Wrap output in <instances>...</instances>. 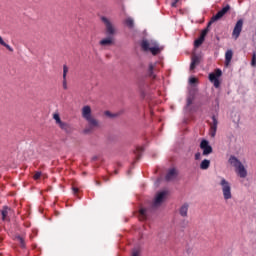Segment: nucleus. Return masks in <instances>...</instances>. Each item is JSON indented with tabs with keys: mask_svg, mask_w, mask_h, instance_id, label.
<instances>
[{
	"mask_svg": "<svg viewBox=\"0 0 256 256\" xmlns=\"http://www.w3.org/2000/svg\"><path fill=\"white\" fill-rule=\"evenodd\" d=\"M101 21L105 25L106 38L102 39L99 42V45H101V47H111L115 45V35H117V30L115 29V26H113V23H111L107 17L102 16Z\"/></svg>",
	"mask_w": 256,
	"mask_h": 256,
	"instance_id": "obj_1",
	"label": "nucleus"
},
{
	"mask_svg": "<svg viewBox=\"0 0 256 256\" xmlns=\"http://www.w3.org/2000/svg\"><path fill=\"white\" fill-rule=\"evenodd\" d=\"M82 117L85 119L90 128L84 129V133H91V129H95V127H99V121L91 116V106H84L82 108Z\"/></svg>",
	"mask_w": 256,
	"mask_h": 256,
	"instance_id": "obj_2",
	"label": "nucleus"
},
{
	"mask_svg": "<svg viewBox=\"0 0 256 256\" xmlns=\"http://www.w3.org/2000/svg\"><path fill=\"white\" fill-rule=\"evenodd\" d=\"M140 46L143 51H150L152 55H159L161 53L159 44H157V42H154L153 40L149 41L147 39H143Z\"/></svg>",
	"mask_w": 256,
	"mask_h": 256,
	"instance_id": "obj_3",
	"label": "nucleus"
},
{
	"mask_svg": "<svg viewBox=\"0 0 256 256\" xmlns=\"http://www.w3.org/2000/svg\"><path fill=\"white\" fill-rule=\"evenodd\" d=\"M228 161L230 165H233V167H235L236 173H238L241 179H245V177H247V169H245V166L243 165V163L240 162L239 159H237V157L230 156Z\"/></svg>",
	"mask_w": 256,
	"mask_h": 256,
	"instance_id": "obj_4",
	"label": "nucleus"
},
{
	"mask_svg": "<svg viewBox=\"0 0 256 256\" xmlns=\"http://www.w3.org/2000/svg\"><path fill=\"white\" fill-rule=\"evenodd\" d=\"M229 11H231V6L227 4L220 11H218L216 15L211 17V20L208 22V27H211V25H213V23H215L216 21L223 19V17H225V15L229 13Z\"/></svg>",
	"mask_w": 256,
	"mask_h": 256,
	"instance_id": "obj_5",
	"label": "nucleus"
},
{
	"mask_svg": "<svg viewBox=\"0 0 256 256\" xmlns=\"http://www.w3.org/2000/svg\"><path fill=\"white\" fill-rule=\"evenodd\" d=\"M222 187L223 197L226 201H229L233 197L231 194V184L225 178H222L220 181Z\"/></svg>",
	"mask_w": 256,
	"mask_h": 256,
	"instance_id": "obj_6",
	"label": "nucleus"
},
{
	"mask_svg": "<svg viewBox=\"0 0 256 256\" xmlns=\"http://www.w3.org/2000/svg\"><path fill=\"white\" fill-rule=\"evenodd\" d=\"M221 75H223V71H221V69L219 68L209 74V81L213 83L216 89H219V87L221 86V82L219 81Z\"/></svg>",
	"mask_w": 256,
	"mask_h": 256,
	"instance_id": "obj_7",
	"label": "nucleus"
},
{
	"mask_svg": "<svg viewBox=\"0 0 256 256\" xmlns=\"http://www.w3.org/2000/svg\"><path fill=\"white\" fill-rule=\"evenodd\" d=\"M200 149H202V155H204V157H207V155H211V153H213V147L209 145V141L206 139L201 141Z\"/></svg>",
	"mask_w": 256,
	"mask_h": 256,
	"instance_id": "obj_8",
	"label": "nucleus"
},
{
	"mask_svg": "<svg viewBox=\"0 0 256 256\" xmlns=\"http://www.w3.org/2000/svg\"><path fill=\"white\" fill-rule=\"evenodd\" d=\"M165 195H167V192L165 191L159 192L156 195L154 202L151 205V209H157L161 207V203H163V199H165Z\"/></svg>",
	"mask_w": 256,
	"mask_h": 256,
	"instance_id": "obj_9",
	"label": "nucleus"
},
{
	"mask_svg": "<svg viewBox=\"0 0 256 256\" xmlns=\"http://www.w3.org/2000/svg\"><path fill=\"white\" fill-rule=\"evenodd\" d=\"M241 31H243V19L238 20L235 24V27L232 32V35L235 37V39H239Z\"/></svg>",
	"mask_w": 256,
	"mask_h": 256,
	"instance_id": "obj_10",
	"label": "nucleus"
},
{
	"mask_svg": "<svg viewBox=\"0 0 256 256\" xmlns=\"http://www.w3.org/2000/svg\"><path fill=\"white\" fill-rule=\"evenodd\" d=\"M217 125H219V120L215 115L212 116V123L210 124V136L215 137L217 135Z\"/></svg>",
	"mask_w": 256,
	"mask_h": 256,
	"instance_id": "obj_11",
	"label": "nucleus"
},
{
	"mask_svg": "<svg viewBox=\"0 0 256 256\" xmlns=\"http://www.w3.org/2000/svg\"><path fill=\"white\" fill-rule=\"evenodd\" d=\"M58 127H60V129L62 131H65L67 135H71V133H73V131H75L73 126H71V124H69L67 122H62Z\"/></svg>",
	"mask_w": 256,
	"mask_h": 256,
	"instance_id": "obj_12",
	"label": "nucleus"
},
{
	"mask_svg": "<svg viewBox=\"0 0 256 256\" xmlns=\"http://www.w3.org/2000/svg\"><path fill=\"white\" fill-rule=\"evenodd\" d=\"M174 179H177V170L175 168H172L167 172L165 180L174 181Z\"/></svg>",
	"mask_w": 256,
	"mask_h": 256,
	"instance_id": "obj_13",
	"label": "nucleus"
},
{
	"mask_svg": "<svg viewBox=\"0 0 256 256\" xmlns=\"http://www.w3.org/2000/svg\"><path fill=\"white\" fill-rule=\"evenodd\" d=\"M149 209L146 208H140L139 210V219L140 221H145L148 217Z\"/></svg>",
	"mask_w": 256,
	"mask_h": 256,
	"instance_id": "obj_14",
	"label": "nucleus"
},
{
	"mask_svg": "<svg viewBox=\"0 0 256 256\" xmlns=\"http://www.w3.org/2000/svg\"><path fill=\"white\" fill-rule=\"evenodd\" d=\"M189 211V204L188 203H184L179 210V214L181 215V217H187V213Z\"/></svg>",
	"mask_w": 256,
	"mask_h": 256,
	"instance_id": "obj_15",
	"label": "nucleus"
},
{
	"mask_svg": "<svg viewBox=\"0 0 256 256\" xmlns=\"http://www.w3.org/2000/svg\"><path fill=\"white\" fill-rule=\"evenodd\" d=\"M67 73H69V68L67 65L63 66V89H67Z\"/></svg>",
	"mask_w": 256,
	"mask_h": 256,
	"instance_id": "obj_16",
	"label": "nucleus"
},
{
	"mask_svg": "<svg viewBox=\"0 0 256 256\" xmlns=\"http://www.w3.org/2000/svg\"><path fill=\"white\" fill-rule=\"evenodd\" d=\"M147 84L145 83H140L139 84V91H140V95L141 97L144 99L145 95H147Z\"/></svg>",
	"mask_w": 256,
	"mask_h": 256,
	"instance_id": "obj_17",
	"label": "nucleus"
},
{
	"mask_svg": "<svg viewBox=\"0 0 256 256\" xmlns=\"http://www.w3.org/2000/svg\"><path fill=\"white\" fill-rule=\"evenodd\" d=\"M199 56H193L190 64V71H193L197 65H199Z\"/></svg>",
	"mask_w": 256,
	"mask_h": 256,
	"instance_id": "obj_18",
	"label": "nucleus"
},
{
	"mask_svg": "<svg viewBox=\"0 0 256 256\" xmlns=\"http://www.w3.org/2000/svg\"><path fill=\"white\" fill-rule=\"evenodd\" d=\"M209 167H211V161L204 159L201 163H200V169H202V171L207 170Z\"/></svg>",
	"mask_w": 256,
	"mask_h": 256,
	"instance_id": "obj_19",
	"label": "nucleus"
},
{
	"mask_svg": "<svg viewBox=\"0 0 256 256\" xmlns=\"http://www.w3.org/2000/svg\"><path fill=\"white\" fill-rule=\"evenodd\" d=\"M231 59H233V50H228L225 53V63L229 65L231 63Z\"/></svg>",
	"mask_w": 256,
	"mask_h": 256,
	"instance_id": "obj_20",
	"label": "nucleus"
},
{
	"mask_svg": "<svg viewBox=\"0 0 256 256\" xmlns=\"http://www.w3.org/2000/svg\"><path fill=\"white\" fill-rule=\"evenodd\" d=\"M9 211H11V208H9L8 206L3 207L1 211L2 221H5L7 219V216L9 215Z\"/></svg>",
	"mask_w": 256,
	"mask_h": 256,
	"instance_id": "obj_21",
	"label": "nucleus"
},
{
	"mask_svg": "<svg viewBox=\"0 0 256 256\" xmlns=\"http://www.w3.org/2000/svg\"><path fill=\"white\" fill-rule=\"evenodd\" d=\"M193 101H195V97L194 96H188L186 107H185V109L187 111H191V109L189 107H191V105H193Z\"/></svg>",
	"mask_w": 256,
	"mask_h": 256,
	"instance_id": "obj_22",
	"label": "nucleus"
},
{
	"mask_svg": "<svg viewBox=\"0 0 256 256\" xmlns=\"http://www.w3.org/2000/svg\"><path fill=\"white\" fill-rule=\"evenodd\" d=\"M204 42H205V39L199 36V38L194 41L195 49H199V47L202 46Z\"/></svg>",
	"mask_w": 256,
	"mask_h": 256,
	"instance_id": "obj_23",
	"label": "nucleus"
},
{
	"mask_svg": "<svg viewBox=\"0 0 256 256\" xmlns=\"http://www.w3.org/2000/svg\"><path fill=\"white\" fill-rule=\"evenodd\" d=\"M143 151H145V148L143 147H137L135 150V155H136V161H139V159H141V153H143Z\"/></svg>",
	"mask_w": 256,
	"mask_h": 256,
	"instance_id": "obj_24",
	"label": "nucleus"
},
{
	"mask_svg": "<svg viewBox=\"0 0 256 256\" xmlns=\"http://www.w3.org/2000/svg\"><path fill=\"white\" fill-rule=\"evenodd\" d=\"M15 239L20 243L21 249H25V247H27V245L25 244V239H23V237H21L20 235H17L15 236Z\"/></svg>",
	"mask_w": 256,
	"mask_h": 256,
	"instance_id": "obj_25",
	"label": "nucleus"
},
{
	"mask_svg": "<svg viewBox=\"0 0 256 256\" xmlns=\"http://www.w3.org/2000/svg\"><path fill=\"white\" fill-rule=\"evenodd\" d=\"M154 69H155V65L153 63H150L148 66V75L153 79H155V74L153 73Z\"/></svg>",
	"mask_w": 256,
	"mask_h": 256,
	"instance_id": "obj_26",
	"label": "nucleus"
},
{
	"mask_svg": "<svg viewBox=\"0 0 256 256\" xmlns=\"http://www.w3.org/2000/svg\"><path fill=\"white\" fill-rule=\"evenodd\" d=\"M125 25H127L129 29H133V27H135V22L133 21V18H127L125 20Z\"/></svg>",
	"mask_w": 256,
	"mask_h": 256,
	"instance_id": "obj_27",
	"label": "nucleus"
},
{
	"mask_svg": "<svg viewBox=\"0 0 256 256\" xmlns=\"http://www.w3.org/2000/svg\"><path fill=\"white\" fill-rule=\"evenodd\" d=\"M209 27L211 26H209L208 24L207 27L201 31L200 37L204 40H205V37H207V34L209 33Z\"/></svg>",
	"mask_w": 256,
	"mask_h": 256,
	"instance_id": "obj_28",
	"label": "nucleus"
},
{
	"mask_svg": "<svg viewBox=\"0 0 256 256\" xmlns=\"http://www.w3.org/2000/svg\"><path fill=\"white\" fill-rule=\"evenodd\" d=\"M104 115H106V117H109L110 119H114V117H119V114H113L109 110L105 111Z\"/></svg>",
	"mask_w": 256,
	"mask_h": 256,
	"instance_id": "obj_29",
	"label": "nucleus"
},
{
	"mask_svg": "<svg viewBox=\"0 0 256 256\" xmlns=\"http://www.w3.org/2000/svg\"><path fill=\"white\" fill-rule=\"evenodd\" d=\"M53 119L56 121V125H60L61 123H63V121L61 120V116H59V114H54L53 115Z\"/></svg>",
	"mask_w": 256,
	"mask_h": 256,
	"instance_id": "obj_30",
	"label": "nucleus"
},
{
	"mask_svg": "<svg viewBox=\"0 0 256 256\" xmlns=\"http://www.w3.org/2000/svg\"><path fill=\"white\" fill-rule=\"evenodd\" d=\"M251 66L256 67V53L255 52L252 55Z\"/></svg>",
	"mask_w": 256,
	"mask_h": 256,
	"instance_id": "obj_31",
	"label": "nucleus"
},
{
	"mask_svg": "<svg viewBox=\"0 0 256 256\" xmlns=\"http://www.w3.org/2000/svg\"><path fill=\"white\" fill-rule=\"evenodd\" d=\"M141 255V252L139 251V249H134L132 251V256H140Z\"/></svg>",
	"mask_w": 256,
	"mask_h": 256,
	"instance_id": "obj_32",
	"label": "nucleus"
},
{
	"mask_svg": "<svg viewBox=\"0 0 256 256\" xmlns=\"http://www.w3.org/2000/svg\"><path fill=\"white\" fill-rule=\"evenodd\" d=\"M189 83H190V85H195V83H197V78H195V77L190 78Z\"/></svg>",
	"mask_w": 256,
	"mask_h": 256,
	"instance_id": "obj_33",
	"label": "nucleus"
},
{
	"mask_svg": "<svg viewBox=\"0 0 256 256\" xmlns=\"http://www.w3.org/2000/svg\"><path fill=\"white\" fill-rule=\"evenodd\" d=\"M34 179L37 181L38 179H41V172H35Z\"/></svg>",
	"mask_w": 256,
	"mask_h": 256,
	"instance_id": "obj_34",
	"label": "nucleus"
},
{
	"mask_svg": "<svg viewBox=\"0 0 256 256\" xmlns=\"http://www.w3.org/2000/svg\"><path fill=\"white\" fill-rule=\"evenodd\" d=\"M195 160H196V161L201 160V152H197V153L195 154Z\"/></svg>",
	"mask_w": 256,
	"mask_h": 256,
	"instance_id": "obj_35",
	"label": "nucleus"
},
{
	"mask_svg": "<svg viewBox=\"0 0 256 256\" xmlns=\"http://www.w3.org/2000/svg\"><path fill=\"white\" fill-rule=\"evenodd\" d=\"M2 47H6L8 49V51H10L11 53H13V48L9 46V44L5 43V45H3Z\"/></svg>",
	"mask_w": 256,
	"mask_h": 256,
	"instance_id": "obj_36",
	"label": "nucleus"
},
{
	"mask_svg": "<svg viewBox=\"0 0 256 256\" xmlns=\"http://www.w3.org/2000/svg\"><path fill=\"white\" fill-rule=\"evenodd\" d=\"M72 191H73L75 194H77V193H79V188H77V187H72Z\"/></svg>",
	"mask_w": 256,
	"mask_h": 256,
	"instance_id": "obj_37",
	"label": "nucleus"
},
{
	"mask_svg": "<svg viewBox=\"0 0 256 256\" xmlns=\"http://www.w3.org/2000/svg\"><path fill=\"white\" fill-rule=\"evenodd\" d=\"M0 45H5V41L3 40V37L0 36Z\"/></svg>",
	"mask_w": 256,
	"mask_h": 256,
	"instance_id": "obj_38",
	"label": "nucleus"
},
{
	"mask_svg": "<svg viewBox=\"0 0 256 256\" xmlns=\"http://www.w3.org/2000/svg\"><path fill=\"white\" fill-rule=\"evenodd\" d=\"M97 159H99V157L97 156L92 157V161H97Z\"/></svg>",
	"mask_w": 256,
	"mask_h": 256,
	"instance_id": "obj_39",
	"label": "nucleus"
},
{
	"mask_svg": "<svg viewBox=\"0 0 256 256\" xmlns=\"http://www.w3.org/2000/svg\"><path fill=\"white\" fill-rule=\"evenodd\" d=\"M172 7H177V3H175V1L172 2Z\"/></svg>",
	"mask_w": 256,
	"mask_h": 256,
	"instance_id": "obj_40",
	"label": "nucleus"
},
{
	"mask_svg": "<svg viewBox=\"0 0 256 256\" xmlns=\"http://www.w3.org/2000/svg\"><path fill=\"white\" fill-rule=\"evenodd\" d=\"M103 180L107 182V181H109V178L104 177Z\"/></svg>",
	"mask_w": 256,
	"mask_h": 256,
	"instance_id": "obj_41",
	"label": "nucleus"
},
{
	"mask_svg": "<svg viewBox=\"0 0 256 256\" xmlns=\"http://www.w3.org/2000/svg\"><path fill=\"white\" fill-rule=\"evenodd\" d=\"M115 175H117V173H119L117 170L114 171Z\"/></svg>",
	"mask_w": 256,
	"mask_h": 256,
	"instance_id": "obj_42",
	"label": "nucleus"
},
{
	"mask_svg": "<svg viewBox=\"0 0 256 256\" xmlns=\"http://www.w3.org/2000/svg\"><path fill=\"white\" fill-rule=\"evenodd\" d=\"M175 1V3H179V0H174Z\"/></svg>",
	"mask_w": 256,
	"mask_h": 256,
	"instance_id": "obj_43",
	"label": "nucleus"
},
{
	"mask_svg": "<svg viewBox=\"0 0 256 256\" xmlns=\"http://www.w3.org/2000/svg\"><path fill=\"white\" fill-rule=\"evenodd\" d=\"M97 185H101V183L97 182Z\"/></svg>",
	"mask_w": 256,
	"mask_h": 256,
	"instance_id": "obj_44",
	"label": "nucleus"
}]
</instances>
